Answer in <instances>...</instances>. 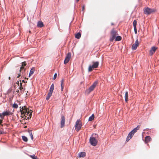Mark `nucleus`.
Returning <instances> with one entry per match:
<instances>
[{
    "mask_svg": "<svg viewBox=\"0 0 159 159\" xmlns=\"http://www.w3.org/2000/svg\"><path fill=\"white\" fill-rule=\"evenodd\" d=\"M20 108L21 114H24V116H25V118L26 119H29V117H28L27 118H26V115L29 116L30 119L31 118L32 112L31 110H29V109H27L26 107L25 106L22 107L21 108L20 107Z\"/></svg>",
    "mask_w": 159,
    "mask_h": 159,
    "instance_id": "obj_1",
    "label": "nucleus"
},
{
    "mask_svg": "<svg viewBox=\"0 0 159 159\" xmlns=\"http://www.w3.org/2000/svg\"><path fill=\"white\" fill-rule=\"evenodd\" d=\"M140 127V126L138 125L129 133L126 138L127 141H128L132 138L134 134L139 130Z\"/></svg>",
    "mask_w": 159,
    "mask_h": 159,
    "instance_id": "obj_2",
    "label": "nucleus"
},
{
    "mask_svg": "<svg viewBox=\"0 0 159 159\" xmlns=\"http://www.w3.org/2000/svg\"><path fill=\"white\" fill-rule=\"evenodd\" d=\"M156 11L155 9L149 8L148 7H145L143 9L144 13L148 15L153 13Z\"/></svg>",
    "mask_w": 159,
    "mask_h": 159,
    "instance_id": "obj_3",
    "label": "nucleus"
},
{
    "mask_svg": "<svg viewBox=\"0 0 159 159\" xmlns=\"http://www.w3.org/2000/svg\"><path fill=\"white\" fill-rule=\"evenodd\" d=\"M111 36L110 40L111 42H112L115 39L116 37L118 35L117 31L114 28H113L111 30L110 32Z\"/></svg>",
    "mask_w": 159,
    "mask_h": 159,
    "instance_id": "obj_4",
    "label": "nucleus"
},
{
    "mask_svg": "<svg viewBox=\"0 0 159 159\" xmlns=\"http://www.w3.org/2000/svg\"><path fill=\"white\" fill-rule=\"evenodd\" d=\"M98 83V81H95L93 84L89 87V88L87 89L85 91L86 93L89 94L91 92L93 91L97 86Z\"/></svg>",
    "mask_w": 159,
    "mask_h": 159,
    "instance_id": "obj_5",
    "label": "nucleus"
},
{
    "mask_svg": "<svg viewBox=\"0 0 159 159\" xmlns=\"http://www.w3.org/2000/svg\"><path fill=\"white\" fill-rule=\"evenodd\" d=\"M93 65H90L88 68V71L89 72L92 71L93 69L98 68L99 65V62L98 61L92 62Z\"/></svg>",
    "mask_w": 159,
    "mask_h": 159,
    "instance_id": "obj_6",
    "label": "nucleus"
},
{
    "mask_svg": "<svg viewBox=\"0 0 159 159\" xmlns=\"http://www.w3.org/2000/svg\"><path fill=\"white\" fill-rule=\"evenodd\" d=\"M82 126L81 122L80 119L77 120L75 125V129L77 132L81 129Z\"/></svg>",
    "mask_w": 159,
    "mask_h": 159,
    "instance_id": "obj_7",
    "label": "nucleus"
},
{
    "mask_svg": "<svg viewBox=\"0 0 159 159\" xmlns=\"http://www.w3.org/2000/svg\"><path fill=\"white\" fill-rule=\"evenodd\" d=\"M54 89V85L53 84H52L50 88L49 92L47 95L46 98V99L48 100L49 99L50 97L52 96V93Z\"/></svg>",
    "mask_w": 159,
    "mask_h": 159,
    "instance_id": "obj_8",
    "label": "nucleus"
},
{
    "mask_svg": "<svg viewBox=\"0 0 159 159\" xmlns=\"http://www.w3.org/2000/svg\"><path fill=\"white\" fill-rule=\"evenodd\" d=\"M89 141L91 144L94 146L97 145L98 143V141L97 139L93 137H91L90 138Z\"/></svg>",
    "mask_w": 159,
    "mask_h": 159,
    "instance_id": "obj_9",
    "label": "nucleus"
},
{
    "mask_svg": "<svg viewBox=\"0 0 159 159\" xmlns=\"http://www.w3.org/2000/svg\"><path fill=\"white\" fill-rule=\"evenodd\" d=\"M12 114V113L9 111H4L2 114L0 113V117L2 119H3L5 116H8Z\"/></svg>",
    "mask_w": 159,
    "mask_h": 159,
    "instance_id": "obj_10",
    "label": "nucleus"
},
{
    "mask_svg": "<svg viewBox=\"0 0 159 159\" xmlns=\"http://www.w3.org/2000/svg\"><path fill=\"white\" fill-rule=\"evenodd\" d=\"M139 45V43L138 39H137L135 42L132 46L131 49L133 50H134L136 49L138 47Z\"/></svg>",
    "mask_w": 159,
    "mask_h": 159,
    "instance_id": "obj_11",
    "label": "nucleus"
},
{
    "mask_svg": "<svg viewBox=\"0 0 159 159\" xmlns=\"http://www.w3.org/2000/svg\"><path fill=\"white\" fill-rule=\"evenodd\" d=\"M157 49V48L155 46L152 47L150 51L149 54L151 55H152L155 52L156 50Z\"/></svg>",
    "mask_w": 159,
    "mask_h": 159,
    "instance_id": "obj_12",
    "label": "nucleus"
},
{
    "mask_svg": "<svg viewBox=\"0 0 159 159\" xmlns=\"http://www.w3.org/2000/svg\"><path fill=\"white\" fill-rule=\"evenodd\" d=\"M133 26L134 27V32L135 34L137 33V30L136 28V25L137 24V22L136 20H135L133 22Z\"/></svg>",
    "mask_w": 159,
    "mask_h": 159,
    "instance_id": "obj_13",
    "label": "nucleus"
},
{
    "mask_svg": "<svg viewBox=\"0 0 159 159\" xmlns=\"http://www.w3.org/2000/svg\"><path fill=\"white\" fill-rule=\"evenodd\" d=\"M61 127L62 128L64 125L65 123V117L64 116H61Z\"/></svg>",
    "mask_w": 159,
    "mask_h": 159,
    "instance_id": "obj_14",
    "label": "nucleus"
},
{
    "mask_svg": "<svg viewBox=\"0 0 159 159\" xmlns=\"http://www.w3.org/2000/svg\"><path fill=\"white\" fill-rule=\"evenodd\" d=\"M152 139L149 136H147L145 138V143H147L151 141Z\"/></svg>",
    "mask_w": 159,
    "mask_h": 159,
    "instance_id": "obj_15",
    "label": "nucleus"
},
{
    "mask_svg": "<svg viewBox=\"0 0 159 159\" xmlns=\"http://www.w3.org/2000/svg\"><path fill=\"white\" fill-rule=\"evenodd\" d=\"M35 70V68L34 67H33L31 68V70L30 71L29 74V77H30V76L33 74Z\"/></svg>",
    "mask_w": 159,
    "mask_h": 159,
    "instance_id": "obj_16",
    "label": "nucleus"
},
{
    "mask_svg": "<svg viewBox=\"0 0 159 159\" xmlns=\"http://www.w3.org/2000/svg\"><path fill=\"white\" fill-rule=\"evenodd\" d=\"M37 26L39 27H42L44 26L43 22L41 21H39L37 23Z\"/></svg>",
    "mask_w": 159,
    "mask_h": 159,
    "instance_id": "obj_17",
    "label": "nucleus"
},
{
    "mask_svg": "<svg viewBox=\"0 0 159 159\" xmlns=\"http://www.w3.org/2000/svg\"><path fill=\"white\" fill-rule=\"evenodd\" d=\"M85 152H83L79 153L78 154V156L80 157H83L85 156Z\"/></svg>",
    "mask_w": 159,
    "mask_h": 159,
    "instance_id": "obj_18",
    "label": "nucleus"
},
{
    "mask_svg": "<svg viewBox=\"0 0 159 159\" xmlns=\"http://www.w3.org/2000/svg\"><path fill=\"white\" fill-rule=\"evenodd\" d=\"M125 101L126 102H127L128 101V92L126 91L125 92Z\"/></svg>",
    "mask_w": 159,
    "mask_h": 159,
    "instance_id": "obj_19",
    "label": "nucleus"
},
{
    "mask_svg": "<svg viewBox=\"0 0 159 159\" xmlns=\"http://www.w3.org/2000/svg\"><path fill=\"white\" fill-rule=\"evenodd\" d=\"M81 36V34L80 33H78L75 35V38L77 39H79Z\"/></svg>",
    "mask_w": 159,
    "mask_h": 159,
    "instance_id": "obj_20",
    "label": "nucleus"
},
{
    "mask_svg": "<svg viewBox=\"0 0 159 159\" xmlns=\"http://www.w3.org/2000/svg\"><path fill=\"white\" fill-rule=\"evenodd\" d=\"M122 39L121 37L119 36H116L115 38V41H119L121 40Z\"/></svg>",
    "mask_w": 159,
    "mask_h": 159,
    "instance_id": "obj_21",
    "label": "nucleus"
},
{
    "mask_svg": "<svg viewBox=\"0 0 159 159\" xmlns=\"http://www.w3.org/2000/svg\"><path fill=\"white\" fill-rule=\"evenodd\" d=\"M94 114H93L92 116H90L89 119V121H91L94 119Z\"/></svg>",
    "mask_w": 159,
    "mask_h": 159,
    "instance_id": "obj_22",
    "label": "nucleus"
},
{
    "mask_svg": "<svg viewBox=\"0 0 159 159\" xmlns=\"http://www.w3.org/2000/svg\"><path fill=\"white\" fill-rule=\"evenodd\" d=\"M71 57V53L70 52H68L66 55V58L70 59Z\"/></svg>",
    "mask_w": 159,
    "mask_h": 159,
    "instance_id": "obj_23",
    "label": "nucleus"
},
{
    "mask_svg": "<svg viewBox=\"0 0 159 159\" xmlns=\"http://www.w3.org/2000/svg\"><path fill=\"white\" fill-rule=\"evenodd\" d=\"M64 80L63 79H62L61 81V91L63 90L64 87L63 86V84Z\"/></svg>",
    "mask_w": 159,
    "mask_h": 159,
    "instance_id": "obj_24",
    "label": "nucleus"
},
{
    "mask_svg": "<svg viewBox=\"0 0 159 159\" xmlns=\"http://www.w3.org/2000/svg\"><path fill=\"white\" fill-rule=\"evenodd\" d=\"M22 139L25 142H27L28 141V139L27 138L24 136H22Z\"/></svg>",
    "mask_w": 159,
    "mask_h": 159,
    "instance_id": "obj_25",
    "label": "nucleus"
},
{
    "mask_svg": "<svg viewBox=\"0 0 159 159\" xmlns=\"http://www.w3.org/2000/svg\"><path fill=\"white\" fill-rule=\"evenodd\" d=\"M28 132H29V133L30 135V137H31V139L33 140V134L32 133L31 130H30Z\"/></svg>",
    "mask_w": 159,
    "mask_h": 159,
    "instance_id": "obj_26",
    "label": "nucleus"
},
{
    "mask_svg": "<svg viewBox=\"0 0 159 159\" xmlns=\"http://www.w3.org/2000/svg\"><path fill=\"white\" fill-rule=\"evenodd\" d=\"M70 60V59H69L66 58L64 61V64H67L69 62Z\"/></svg>",
    "mask_w": 159,
    "mask_h": 159,
    "instance_id": "obj_27",
    "label": "nucleus"
},
{
    "mask_svg": "<svg viewBox=\"0 0 159 159\" xmlns=\"http://www.w3.org/2000/svg\"><path fill=\"white\" fill-rule=\"evenodd\" d=\"M30 157L33 159H38V158L37 156H35L34 155H30Z\"/></svg>",
    "mask_w": 159,
    "mask_h": 159,
    "instance_id": "obj_28",
    "label": "nucleus"
},
{
    "mask_svg": "<svg viewBox=\"0 0 159 159\" xmlns=\"http://www.w3.org/2000/svg\"><path fill=\"white\" fill-rule=\"evenodd\" d=\"M12 107L15 108H17L18 107V105L17 104L14 103L12 106Z\"/></svg>",
    "mask_w": 159,
    "mask_h": 159,
    "instance_id": "obj_29",
    "label": "nucleus"
},
{
    "mask_svg": "<svg viewBox=\"0 0 159 159\" xmlns=\"http://www.w3.org/2000/svg\"><path fill=\"white\" fill-rule=\"evenodd\" d=\"M23 70H24V71H25V69H24V67L21 66V67H20V73L21 72V71H22Z\"/></svg>",
    "mask_w": 159,
    "mask_h": 159,
    "instance_id": "obj_30",
    "label": "nucleus"
},
{
    "mask_svg": "<svg viewBox=\"0 0 159 159\" xmlns=\"http://www.w3.org/2000/svg\"><path fill=\"white\" fill-rule=\"evenodd\" d=\"M26 63L25 61H24L22 63V66L25 67V66H26Z\"/></svg>",
    "mask_w": 159,
    "mask_h": 159,
    "instance_id": "obj_31",
    "label": "nucleus"
},
{
    "mask_svg": "<svg viewBox=\"0 0 159 159\" xmlns=\"http://www.w3.org/2000/svg\"><path fill=\"white\" fill-rule=\"evenodd\" d=\"M57 73L55 74L54 75L53 77V79L55 80L57 77Z\"/></svg>",
    "mask_w": 159,
    "mask_h": 159,
    "instance_id": "obj_32",
    "label": "nucleus"
},
{
    "mask_svg": "<svg viewBox=\"0 0 159 159\" xmlns=\"http://www.w3.org/2000/svg\"><path fill=\"white\" fill-rule=\"evenodd\" d=\"M82 11H84L85 9V6L84 5H83L82 6Z\"/></svg>",
    "mask_w": 159,
    "mask_h": 159,
    "instance_id": "obj_33",
    "label": "nucleus"
},
{
    "mask_svg": "<svg viewBox=\"0 0 159 159\" xmlns=\"http://www.w3.org/2000/svg\"><path fill=\"white\" fill-rule=\"evenodd\" d=\"M23 89V88L22 87V86H20V87H19V89H20V90H21Z\"/></svg>",
    "mask_w": 159,
    "mask_h": 159,
    "instance_id": "obj_34",
    "label": "nucleus"
},
{
    "mask_svg": "<svg viewBox=\"0 0 159 159\" xmlns=\"http://www.w3.org/2000/svg\"><path fill=\"white\" fill-rule=\"evenodd\" d=\"M20 75H21L20 73V74H18V76L17 77L18 78H19L20 76Z\"/></svg>",
    "mask_w": 159,
    "mask_h": 159,
    "instance_id": "obj_35",
    "label": "nucleus"
},
{
    "mask_svg": "<svg viewBox=\"0 0 159 159\" xmlns=\"http://www.w3.org/2000/svg\"><path fill=\"white\" fill-rule=\"evenodd\" d=\"M17 102L19 103V105H20V102L18 101H17Z\"/></svg>",
    "mask_w": 159,
    "mask_h": 159,
    "instance_id": "obj_36",
    "label": "nucleus"
},
{
    "mask_svg": "<svg viewBox=\"0 0 159 159\" xmlns=\"http://www.w3.org/2000/svg\"><path fill=\"white\" fill-rule=\"evenodd\" d=\"M20 86H22V83L20 82Z\"/></svg>",
    "mask_w": 159,
    "mask_h": 159,
    "instance_id": "obj_37",
    "label": "nucleus"
},
{
    "mask_svg": "<svg viewBox=\"0 0 159 159\" xmlns=\"http://www.w3.org/2000/svg\"><path fill=\"white\" fill-rule=\"evenodd\" d=\"M2 134V132L1 130H0V134Z\"/></svg>",
    "mask_w": 159,
    "mask_h": 159,
    "instance_id": "obj_38",
    "label": "nucleus"
},
{
    "mask_svg": "<svg viewBox=\"0 0 159 159\" xmlns=\"http://www.w3.org/2000/svg\"><path fill=\"white\" fill-rule=\"evenodd\" d=\"M16 84H18V85H19V81H17L16 83Z\"/></svg>",
    "mask_w": 159,
    "mask_h": 159,
    "instance_id": "obj_39",
    "label": "nucleus"
},
{
    "mask_svg": "<svg viewBox=\"0 0 159 159\" xmlns=\"http://www.w3.org/2000/svg\"><path fill=\"white\" fill-rule=\"evenodd\" d=\"M2 120H1L0 119V124H1V123H2Z\"/></svg>",
    "mask_w": 159,
    "mask_h": 159,
    "instance_id": "obj_40",
    "label": "nucleus"
},
{
    "mask_svg": "<svg viewBox=\"0 0 159 159\" xmlns=\"http://www.w3.org/2000/svg\"><path fill=\"white\" fill-rule=\"evenodd\" d=\"M77 2H78L80 0H76Z\"/></svg>",
    "mask_w": 159,
    "mask_h": 159,
    "instance_id": "obj_41",
    "label": "nucleus"
},
{
    "mask_svg": "<svg viewBox=\"0 0 159 159\" xmlns=\"http://www.w3.org/2000/svg\"><path fill=\"white\" fill-rule=\"evenodd\" d=\"M8 79L9 80H10L11 79V77H9V78H8Z\"/></svg>",
    "mask_w": 159,
    "mask_h": 159,
    "instance_id": "obj_42",
    "label": "nucleus"
},
{
    "mask_svg": "<svg viewBox=\"0 0 159 159\" xmlns=\"http://www.w3.org/2000/svg\"><path fill=\"white\" fill-rule=\"evenodd\" d=\"M22 82H24V83H25V81L24 80H23L22 81Z\"/></svg>",
    "mask_w": 159,
    "mask_h": 159,
    "instance_id": "obj_43",
    "label": "nucleus"
},
{
    "mask_svg": "<svg viewBox=\"0 0 159 159\" xmlns=\"http://www.w3.org/2000/svg\"><path fill=\"white\" fill-rule=\"evenodd\" d=\"M29 32L30 33H31V31H29Z\"/></svg>",
    "mask_w": 159,
    "mask_h": 159,
    "instance_id": "obj_44",
    "label": "nucleus"
},
{
    "mask_svg": "<svg viewBox=\"0 0 159 159\" xmlns=\"http://www.w3.org/2000/svg\"><path fill=\"white\" fill-rule=\"evenodd\" d=\"M111 25H113V23H111Z\"/></svg>",
    "mask_w": 159,
    "mask_h": 159,
    "instance_id": "obj_45",
    "label": "nucleus"
},
{
    "mask_svg": "<svg viewBox=\"0 0 159 159\" xmlns=\"http://www.w3.org/2000/svg\"><path fill=\"white\" fill-rule=\"evenodd\" d=\"M17 91V92H19V90H18V91Z\"/></svg>",
    "mask_w": 159,
    "mask_h": 159,
    "instance_id": "obj_46",
    "label": "nucleus"
}]
</instances>
